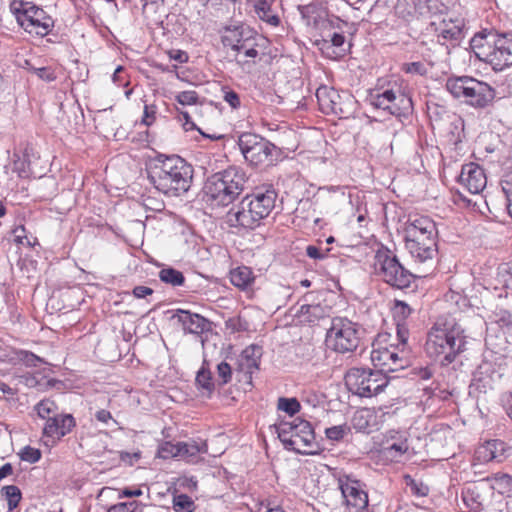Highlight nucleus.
<instances>
[{"instance_id":"nucleus-1","label":"nucleus","mask_w":512,"mask_h":512,"mask_svg":"<svg viewBox=\"0 0 512 512\" xmlns=\"http://www.w3.org/2000/svg\"><path fill=\"white\" fill-rule=\"evenodd\" d=\"M147 175L157 191L168 197H179L191 188L194 168L178 155L158 154L150 161Z\"/></svg>"},{"instance_id":"nucleus-2","label":"nucleus","mask_w":512,"mask_h":512,"mask_svg":"<svg viewBox=\"0 0 512 512\" xmlns=\"http://www.w3.org/2000/svg\"><path fill=\"white\" fill-rule=\"evenodd\" d=\"M464 330L457 324L436 321L427 334L425 352L427 356L448 366L466 349Z\"/></svg>"},{"instance_id":"nucleus-3","label":"nucleus","mask_w":512,"mask_h":512,"mask_svg":"<svg viewBox=\"0 0 512 512\" xmlns=\"http://www.w3.org/2000/svg\"><path fill=\"white\" fill-rule=\"evenodd\" d=\"M246 182V174L239 167L229 166L225 170L216 172L204 183L205 201L211 206H228L242 194Z\"/></svg>"},{"instance_id":"nucleus-4","label":"nucleus","mask_w":512,"mask_h":512,"mask_svg":"<svg viewBox=\"0 0 512 512\" xmlns=\"http://www.w3.org/2000/svg\"><path fill=\"white\" fill-rule=\"evenodd\" d=\"M276 432L286 450L301 455L318 453L319 445L310 422L299 418L291 422L281 421L276 425Z\"/></svg>"},{"instance_id":"nucleus-5","label":"nucleus","mask_w":512,"mask_h":512,"mask_svg":"<svg viewBox=\"0 0 512 512\" xmlns=\"http://www.w3.org/2000/svg\"><path fill=\"white\" fill-rule=\"evenodd\" d=\"M237 145L244 160L253 167L271 166L281 156L280 148L255 133L244 132L240 134Z\"/></svg>"},{"instance_id":"nucleus-6","label":"nucleus","mask_w":512,"mask_h":512,"mask_svg":"<svg viewBox=\"0 0 512 512\" xmlns=\"http://www.w3.org/2000/svg\"><path fill=\"white\" fill-rule=\"evenodd\" d=\"M375 269L385 283L400 290L409 288L417 279L416 275L406 269L387 247H381L376 251Z\"/></svg>"},{"instance_id":"nucleus-7","label":"nucleus","mask_w":512,"mask_h":512,"mask_svg":"<svg viewBox=\"0 0 512 512\" xmlns=\"http://www.w3.org/2000/svg\"><path fill=\"white\" fill-rule=\"evenodd\" d=\"M347 389L359 397L371 398L384 391L389 380L381 371L370 368H350L344 377Z\"/></svg>"},{"instance_id":"nucleus-8","label":"nucleus","mask_w":512,"mask_h":512,"mask_svg":"<svg viewBox=\"0 0 512 512\" xmlns=\"http://www.w3.org/2000/svg\"><path fill=\"white\" fill-rule=\"evenodd\" d=\"M361 342V326L346 317H334L326 333L327 346L337 353H352Z\"/></svg>"},{"instance_id":"nucleus-9","label":"nucleus","mask_w":512,"mask_h":512,"mask_svg":"<svg viewBox=\"0 0 512 512\" xmlns=\"http://www.w3.org/2000/svg\"><path fill=\"white\" fill-rule=\"evenodd\" d=\"M10 11L17 23L28 33L40 36L47 35L53 27V20L46 12L28 2L12 1Z\"/></svg>"},{"instance_id":"nucleus-10","label":"nucleus","mask_w":512,"mask_h":512,"mask_svg":"<svg viewBox=\"0 0 512 512\" xmlns=\"http://www.w3.org/2000/svg\"><path fill=\"white\" fill-rule=\"evenodd\" d=\"M370 102L375 108L382 109L399 119L407 118L413 112L411 96L400 88L397 90L386 89L383 92L371 94Z\"/></svg>"},{"instance_id":"nucleus-11","label":"nucleus","mask_w":512,"mask_h":512,"mask_svg":"<svg viewBox=\"0 0 512 512\" xmlns=\"http://www.w3.org/2000/svg\"><path fill=\"white\" fill-rule=\"evenodd\" d=\"M316 98L323 113L338 115L340 118H347L354 105V98L350 93L340 94L333 87L325 85L316 90Z\"/></svg>"},{"instance_id":"nucleus-12","label":"nucleus","mask_w":512,"mask_h":512,"mask_svg":"<svg viewBox=\"0 0 512 512\" xmlns=\"http://www.w3.org/2000/svg\"><path fill=\"white\" fill-rule=\"evenodd\" d=\"M339 488L346 506L345 512H363L368 507L366 485L350 475L338 479Z\"/></svg>"},{"instance_id":"nucleus-13","label":"nucleus","mask_w":512,"mask_h":512,"mask_svg":"<svg viewBox=\"0 0 512 512\" xmlns=\"http://www.w3.org/2000/svg\"><path fill=\"white\" fill-rule=\"evenodd\" d=\"M220 33L222 45L236 52V56L242 52V48H246V46L250 45L251 41L256 40V31L240 22L224 26ZM235 60L239 64L244 63L242 60L238 59V57H235Z\"/></svg>"},{"instance_id":"nucleus-14","label":"nucleus","mask_w":512,"mask_h":512,"mask_svg":"<svg viewBox=\"0 0 512 512\" xmlns=\"http://www.w3.org/2000/svg\"><path fill=\"white\" fill-rule=\"evenodd\" d=\"M298 10L306 24L316 29L328 27L342 29L343 25H347V22L338 17L329 18L327 9L321 4L299 5Z\"/></svg>"},{"instance_id":"nucleus-15","label":"nucleus","mask_w":512,"mask_h":512,"mask_svg":"<svg viewBox=\"0 0 512 512\" xmlns=\"http://www.w3.org/2000/svg\"><path fill=\"white\" fill-rule=\"evenodd\" d=\"M370 359L375 369L384 375L403 369L407 365V359L393 346L374 347Z\"/></svg>"},{"instance_id":"nucleus-16","label":"nucleus","mask_w":512,"mask_h":512,"mask_svg":"<svg viewBox=\"0 0 512 512\" xmlns=\"http://www.w3.org/2000/svg\"><path fill=\"white\" fill-rule=\"evenodd\" d=\"M170 320L181 328L185 334L201 335L211 329V322L200 314L188 310H169Z\"/></svg>"},{"instance_id":"nucleus-17","label":"nucleus","mask_w":512,"mask_h":512,"mask_svg":"<svg viewBox=\"0 0 512 512\" xmlns=\"http://www.w3.org/2000/svg\"><path fill=\"white\" fill-rule=\"evenodd\" d=\"M244 197L263 221L275 208L278 193L272 185H265L256 187Z\"/></svg>"},{"instance_id":"nucleus-18","label":"nucleus","mask_w":512,"mask_h":512,"mask_svg":"<svg viewBox=\"0 0 512 512\" xmlns=\"http://www.w3.org/2000/svg\"><path fill=\"white\" fill-rule=\"evenodd\" d=\"M405 247L415 262L424 263L432 260L437 254L436 238L417 236L415 233L404 236Z\"/></svg>"},{"instance_id":"nucleus-19","label":"nucleus","mask_w":512,"mask_h":512,"mask_svg":"<svg viewBox=\"0 0 512 512\" xmlns=\"http://www.w3.org/2000/svg\"><path fill=\"white\" fill-rule=\"evenodd\" d=\"M227 221L231 227L245 230H254L262 224V220L245 197L242 198L236 207L229 210Z\"/></svg>"},{"instance_id":"nucleus-20","label":"nucleus","mask_w":512,"mask_h":512,"mask_svg":"<svg viewBox=\"0 0 512 512\" xmlns=\"http://www.w3.org/2000/svg\"><path fill=\"white\" fill-rule=\"evenodd\" d=\"M75 427L76 420L72 414L58 412L47 419L43 426L42 434L44 438L55 443L70 434Z\"/></svg>"},{"instance_id":"nucleus-21","label":"nucleus","mask_w":512,"mask_h":512,"mask_svg":"<svg viewBox=\"0 0 512 512\" xmlns=\"http://www.w3.org/2000/svg\"><path fill=\"white\" fill-rule=\"evenodd\" d=\"M500 35L495 30L482 29L471 38L470 48L480 61L489 63Z\"/></svg>"},{"instance_id":"nucleus-22","label":"nucleus","mask_w":512,"mask_h":512,"mask_svg":"<svg viewBox=\"0 0 512 512\" xmlns=\"http://www.w3.org/2000/svg\"><path fill=\"white\" fill-rule=\"evenodd\" d=\"M430 2L431 0H397L395 15L406 23H412L430 14Z\"/></svg>"},{"instance_id":"nucleus-23","label":"nucleus","mask_w":512,"mask_h":512,"mask_svg":"<svg viewBox=\"0 0 512 512\" xmlns=\"http://www.w3.org/2000/svg\"><path fill=\"white\" fill-rule=\"evenodd\" d=\"M495 96L496 92L493 87L486 82L472 78L465 102L474 108H486L492 104Z\"/></svg>"},{"instance_id":"nucleus-24","label":"nucleus","mask_w":512,"mask_h":512,"mask_svg":"<svg viewBox=\"0 0 512 512\" xmlns=\"http://www.w3.org/2000/svg\"><path fill=\"white\" fill-rule=\"evenodd\" d=\"M459 182L471 194H479L486 187L487 178L482 167L474 162H470L462 166Z\"/></svg>"},{"instance_id":"nucleus-25","label":"nucleus","mask_w":512,"mask_h":512,"mask_svg":"<svg viewBox=\"0 0 512 512\" xmlns=\"http://www.w3.org/2000/svg\"><path fill=\"white\" fill-rule=\"evenodd\" d=\"M488 64L496 72L512 66V32L501 33Z\"/></svg>"},{"instance_id":"nucleus-26","label":"nucleus","mask_w":512,"mask_h":512,"mask_svg":"<svg viewBox=\"0 0 512 512\" xmlns=\"http://www.w3.org/2000/svg\"><path fill=\"white\" fill-rule=\"evenodd\" d=\"M409 449L408 439L404 432L388 430L384 434L381 454L388 460L394 461L405 454Z\"/></svg>"},{"instance_id":"nucleus-27","label":"nucleus","mask_w":512,"mask_h":512,"mask_svg":"<svg viewBox=\"0 0 512 512\" xmlns=\"http://www.w3.org/2000/svg\"><path fill=\"white\" fill-rule=\"evenodd\" d=\"M406 235L415 233L417 236L437 237V228L435 222L428 216L410 215L404 229Z\"/></svg>"},{"instance_id":"nucleus-28","label":"nucleus","mask_w":512,"mask_h":512,"mask_svg":"<svg viewBox=\"0 0 512 512\" xmlns=\"http://www.w3.org/2000/svg\"><path fill=\"white\" fill-rule=\"evenodd\" d=\"M34 157V148L26 144L20 152L13 154L12 169L21 178H27L31 174L30 164L31 159Z\"/></svg>"},{"instance_id":"nucleus-29","label":"nucleus","mask_w":512,"mask_h":512,"mask_svg":"<svg viewBox=\"0 0 512 512\" xmlns=\"http://www.w3.org/2000/svg\"><path fill=\"white\" fill-rule=\"evenodd\" d=\"M421 44L427 46L425 51L422 52V56L431 67L441 61L442 56L449 54L448 46L442 41L432 40L429 44L426 42Z\"/></svg>"},{"instance_id":"nucleus-30","label":"nucleus","mask_w":512,"mask_h":512,"mask_svg":"<svg viewBox=\"0 0 512 512\" xmlns=\"http://www.w3.org/2000/svg\"><path fill=\"white\" fill-rule=\"evenodd\" d=\"M462 500L466 507L472 512H480L484 508V497L481 495V487L471 485L462 491Z\"/></svg>"},{"instance_id":"nucleus-31","label":"nucleus","mask_w":512,"mask_h":512,"mask_svg":"<svg viewBox=\"0 0 512 512\" xmlns=\"http://www.w3.org/2000/svg\"><path fill=\"white\" fill-rule=\"evenodd\" d=\"M254 280L255 277L249 267H237L230 272L231 283L241 290H247L253 284Z\"/></svg>"},{"instance_id":"nucleus-32","label":"nucleus","mask_w":512,"mask_h":512,"mask_svg":"<svg viewBox=\"0 0 512 512\" xmlns=\"http://www.w3.org/2000/svg\"><path fill=\"white\" fill-rule=\"evenodd\" d=\"M472 77H450L446 81V89L454 98H464L467 94Z\"/></svg>"},{"instance_id":"nucleus-33","label":"nucleus","mask_w":512,"mask_h":512,"mask_svg":"<svg viewBox=\"0 0 512 512\" xmlns=\"http://www.w3.org/2000/svg\"><path fill=\"white\" fill-rule=\"evenodd\" d=\"M178 448V457L185 460H192L197 457L199 453H204L207 451V445L205 442L198 443L195 440L178 442Z\"/></svg>"},{"instance_id":"nucleus-34","label":"nucleus","mask_w":512,"mask_h":512,"mask_svg":"<svg viewBox=\"0 0 512 512\" xmlns=\"http://www.w3.org/2000/svg\"><path fill=\"white\" fill-rule=\"evenodd\" d=\"M254 7L256 14L261 20L272 26L279 24L280 19L277 15L272 14L271 5L268 0H257Z\"/></svg>"},{"instance_id":"nucleus-35","label":"nucleus","mask_w":512,"mask_h":512,"mask_svg":"<svg viewBox=\"0 0 512 512\" xmlns=\"http://www.w3.org/2000/svg\"><path fill=\"white\" fill-rule=\"evenodd\" d=\"M391 311L396 323H407L408 318L415 312V309L406 301L395 299Z\"/></svg>"},{"instance_id":"nucleus-36","label":"nucleus","mask_w":512,"mask_h":512,"mask_svg":"<svg viewBox=\"0 0 512 512\" xmlns=\"http://www.w3.org/2000/svg\"><path fill=\"white\" fill-rule=\"evenodd\" d=\"M158 276L162 282L173 287L182 286L185 283V277L183 273L172 267L161 269Z\"/></svg>"},{"instance_id":"nucleus-37","label":"nucleus","mask_w":512,"mask_h":512,"mask_svg":"<svg viewBox=\"0 0 512 512\" xmlns=\"http://www.w3.org/2000/svg\"><path fill=\"white\" fill-rule=\"evenodd\" d=\"M1 495L7 501L8 511H13L17 508L22 499L21 490L15 485L3 486L1 489Z\"/></svg>"},{"instance_id":"nucleus-38","label":"nucleus","mask_w":512,"mask_h":512,"mask_svg":"<svg viewBox=\"0 0 512 512\" xmlns=\"http://www.w3.org/2000/svg\"><path fill=\"white\" fill-rule=\"evenodd\" d=\"M35 411L37 412V415L39 418L47 421V419L51 418V416H54L58 413L59 407L55 403V401L51 399H43L39 401L35 407Z\"/></svg>"},{"instance_id":"nucleus-39","label":"nucleus","mask_w":512,"mask_h":512,"mask_svg":"<svg viewBox=\"0 0 512 512\" xmlns=\"http://www.w3.org/2000/svg\"><path fill=\"white\" fill-rule=\"evenodd\" d=\"M19 383L25 385L28 388H36L42 390L46 385L50 384L51 380H46L44 377H40L39 373H26L19 376Z\"/></svg>"},{"instance_id":"nucleus-40","label":"nucleus","mask_w":512,"mask_h":512,"mask_svg":"<svg viewBox=\"0 0 512 512\" xmlns=\"http://www.w3.org/2000/svg\"><path fill=\"white\" fill-rule=\"evenodd\" d=\"M487 447L490 451V459H494L496 462H502L506 458L507 445L502 440L495 439L487 441Z\"/></svg>"},{"instance_id":"nucleus-41","label":"nucleus","mask_w":512,"mask_h":512,"mask_svg":"<svg viewBox=\"0 0 512 512\" xmlns=\"http://www.w3.org/2000/svg\"><path fill=\"white\" fill-rule=\"evenodd\" d=\"M404 483L410 489L412 495L416 497H425L429 493V487L422 481L414 479L411 475H404Z\"/></svg>"},{"instance_id":"nucleus-42","label":"nucleus","mask_w":512,"mask_h":512,"mask_svg":"<svg viewBox=\"0 0 512 512\" xmlns=\"http://www.w3.org/2000/svg\"><path fill=\"white\" fill-rule=\"evenodd\" d=\"M371 418L372 415L368 410L357 411L352 418V425L359 432H369Z\"/></svg>"},{"instance_id":"nucleus-43","label":"nucleus","mask_w":512,"mask_h":512,"mask_svg":"<svg viewBox=\"0 0 512 512\" xmlns=\"http://www.w3.org/2000/svg\"><path fill=\"white\" fill-rule=\"evenodd\" d=\"M462 38V29L461 27L457 25H453L449 28H444L441 30V32L437 35L436 41H442L445 43V41H451L456 45Z\"/></svg>"},{"instance_id":"nucleus-44","label":"nucleus","mask_w":512,"mask_h":512,"mask_svg":"<svg viewBox=\"0 0 512 512\" xmlns=\"http://www.w3.org/2000/svg\"><path fill=\"white\" fill-rule=\"evenodd\" d=\"M197 385L205 390L209 395L214 391V382L212 374L208 369L202 367L196 375Z\"/></svg>"},{"instance_id":"nucleus-45","label":"nucleus","mask_w":512,"mask_h":512,"mask_svg":"<svg viewBox=\"0 0 512 512\" xmlns=\"http://www.w3.org/2000/svg\"><path fill=\"white\" fill-rule=\"evenodd\" d=\"M173 508L176 512H192L195 504L191 497L186 494H180L174 497Z\"/></svg>"},{"instance_id":"nucleus-46","label":"nucleus","mask_w":512,"mask_h":512,"mask_svg":"<svg viewBox=\"0 0 512 512\" xmlns=\"http://www.w3.org/2000/svg\"><path fill=\"white\" fill-rule=\"evenodd\" d=\"M179 456L178 442L173 444L170 441L162 442L157 449V457L171 459Z\"/></svg>"},{"instance_id":"nucleus-47","label":"nucleus","mask_w":512,"mask_h":512,"mask_svg":"<svg viewBox=\"0 0 512 512\" xmlns=\"http://www.w3.org/2000/svg\"><path fill=\"white\" fill-rule=\"evenodd\" d=\"M145 505L133 500L129 502H121L111 506L107 512H143Z\"/></svg>"},{"instance_id":"nucleus-48","label":"nucleus","mask_w":512,"mask_h":512,"mask_svg":"<svg viewBox=\"0 0 512 512\" xmlns=\"http://www.w3.org/2000/svg\"><path fill=\"white\" fill-rule=\"evenodd\" d=\"M277 408L286 412L288 415L293 416L300 411V403L296 398L280 397L278 399Z\"/></svg>"},{"instance_id":"nucleus-49","label":"nucleus","mask_w":512,"mask_h":512,"mask_svg":"<svg viewBox=\"0 0 512 512\" xmlns=\"http://www.w3.org/2000/svg\"><path fill=\"white\" fill-rule=\"evenodd\" d=\"M261 355V348L256 345L246 347L242 352V357L246 360L248 368L258 367V361Z\"/></svg>"},{"instance_id":"nucleus-50","label":"nucleus","mask_w":512,"mask_h":512,"mask_svg":"<svg viewBox=\"0 0 512 512\" xmlns=\"http://www.w3.org/2000/svg\"><path fill=\"white\" fill-rule=\"evenodd\" d=\"M494 485L500 493H510L512 492V477L509 474L496 473L494 475Z\"/></svg>"},{"instance_id":"nucleus-51","label":"nucleus","mask_w":512,"mask_h":512,"mask_svg":"<svg viewBox=\"0 0 512 512\" xmlns=\"http://www.w3.org/2000/svg\"><path fill=\"white\" fill-rule=\"evenodd\" d=\"M350 432V428L344 425H337L329 427L325 430V435L329 440L332 441H340L342 440L348 433Z\"/></svg>"},{"instance_id":"nucleus-52","label":"nucleus","mask_w":512,"mask_h":512,"mask_svg":"<svg viewBox=\"0 0 512 512\" xmlns=\"http://www.w3.org/2000/svg\"><path fill=\"white\" fill-rule=\"evenodd\" d=\"M41 455L42 454L39 449L31 447L29 445L23 447L19 452L20 459L30 464L38 462L41 459Z\"/></svg>"},{"instance_id":"nucleus-53","label":"nucleus","mask_w":512,"mask_h":512,"mask_svg":"<svg viewBox=\"0 0 512 512\" xmlns=\"http://www.w3.org/2000/svg\"><path fill=\"white\" fill-rule=\"evenodd\" d=\"M175 100L183 106L195 105L199 102V95L194 90L182 91L175 96Z\"/></svg>"},{"instance_id":"nucleus-54","label":"nucleus","mask_w":512,"mask_h":512,"mask_svg":"<svg viewBox=\"0 0 512 512\" xmlns=\"http://www.w3.org/2000/svg\"><path fill=\"white\" fill-rule=\"evenodd\" d=\"M222 93L223 101H225L232 109H238L241 106L240 96L236 91L226 86L222 88Z\"/></svg>"},{"instance_id":"nucleus-55","label":"nucleus","mask_w":512,"mask_h":512,"mask_svg":"<svg viewBox=\"0 0 512 512\" xmlns=\"http://www.w3.org/2000/svg\"><path fill=\"white\" fill-rule=\"evenodd\" d=\"M217 375H218V381L220 385H226L231 381L232 378V368L231 366L225 362L222 361L217 365Z\"/></svg>"},{"instance_id":"nucleus-56","label":"nucleus","mask_w":512,"mask_h":512,"mask_svg":"<svg viewBox=\"0 0 512 512\" xmlns=\"http://www.w3.org/2000/svg\"><path fill=\"white\" fill-rule=\"evenodd\" d=\"M402 70L405 73L419 76H425L428 73V69L426 68L424 63L420 61L404 63Z\"/></svg>"},{"instance_id":"nucleus-57","label":"nucleus","mask_w":512,"mask_h":512,"mask_svg":"<svg viewBox=\"0 0 512 512\" xmlns=\"http://www.w3.org/2000/svg\"><path fill=\"white\" fill-rule=\"evenodd\" d=\"M30 71L37 75L40 79H42L45 82H52L55 81L57 76L55 73V70L52 67H31Z\"/></svg>"},{"instance_id":"nucleus-58","label":"nucleus","mask_w":512,"mask_h":512,"mask_svg":"<svg viewBox=\"0 0 512 512\" xmlns=\"http://www.w3.org/2000/svg\"><path fill=\"white\" fill-rule=\"evenodd\" d=\"M157 111L158 108L155 104H146L141 123L147 127L151 126L156 120Z\"/></svg>"},{"instance_id":"nucleus-59","label":"nucleus","mask_w":512,"mask_h":512,"mask_svg":"<svg viewBox=\"0 0 512 512\" xmlns=\"http://www.w3.org/2000/svg\"><path fill=\"white\" fill-rule=\"evenodd\" d=\"M329 251V248L322 250L320 247L315 245H308L305 250L306 255L309 258L319 261L326 259L328 257Z\"/></svg>"},{"instance_id":"nucleus-60","label":"nucleus","mask_w":512,"mask_h":512,"mask_svg":"<svg viewBox=\"0 0 512 512\" xmlns=\"http://www.w3.org/2000/svg\"><path fill=\"white\" fill-rule=\"evenodd\" d=\"M247 322L242 320L241 317L229 318L225 322V326L231 332H242L247 330Z\"/></svg>"},{"instance_id":"nucleus-61","label":"nucleus","mask_w":512,"mask_h":512,"mask_svg":"<svg viewBox=\"0 0 512 512\" xmlns=\"http://www.w3.org/2000/svg\"><path fill=\"white\" fill-rule=\"evenodd\" d=\"M20 360L28 367H36L39 363H44L42 358L29 351H21Z\"/></svg>"},{"instance_id":"nucleus-62","label":"nucleus","mask_w":512,"mask_h":512,"mask_svg":"<svg viewBox=\"0 0 512 512\" xmlns=\"http://www.w3.org/2000/svg\"><path fill=\"white\" fill-rule=\"evenodd\" d=\"M95 419L103 424L109 425L110 422L117 424V421L113 418L112 414L105 409H100L95 413Z\"/></svg>"},{"instance_id":"nucleus-63","label":"nucleus","mask_w":512,"mask_h":512,"mask_svg":"<svg viewBox=\"0 0 512 512\" xmlns=\"http://www.w3.org/2000/svg\"><path fill=\"white\" fill-rule=\"evenodd\" d=\"M140 458H141L140 451L133 452V453L124 452V451L120 452V460L123 463L128 464L130 466H132L134 463H136Z\"/></svg>"},{"instance_id":"nucleus-64","label":"nucleus","mask_w":512,"mask_h":512,"mask_svg":"<svg viewBox=\"0 0 512 512\" xmlns=\"http://www.w3.org/2000/svg\"><path fill=\"white\" fill-rule=\"evenodd\" d=\"M501 403L507 416L512 421V391L502 394Z\"/></svg>"}]
</instances>
